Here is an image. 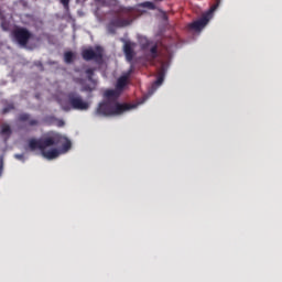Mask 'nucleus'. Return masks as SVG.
Wrapping results in <instances>:
<instances>
[{
  "instance_id": "obj_1",
  "label": "nucleus",
  "mask_w": 282,
  "mask_h": 282,
  "mask_svg": "<svg viewBox=\"0 0 282 282\" xmlns=\"http://www.w3.org/2000/svg\"><path fill=\"white\" fill-rule=\"evenodd\" d=\"M28 147L30 151H41L46 160H56L61 153H67L72 149V141L59 133L50 132L41 139H30Z\"/></svg>"
},
{
  "instance_id": "obj_2",
  "label": "nucleus",
  "mask_w": 282,
  "mask_h": 282,
  "mask_svg": "<svg viewBox=\"0 0 282 282\" xmlns=\"http://www.w3.org/2000/svg\"><path fill=\"white\" fill-rule=\"evenodd\" d=\"M135 106L120 102H105L100 104L97 113L99 116H122L126 111H131Z\"/></svg>"
},
{
  "instance_id": "obj_3",
  "label": "nucleus",
  "mask_w": 282,
  "mask_h": 282,
  "mask_svg": "<svg viewBox=\"0 0 282 282\" xmlns=\"http://www.w3.org/2000/svg\"><path fill=\"white\" fill-rule=\"evenodd\" d=\"M131 73H127L122 75L118 80L115 89H108L104 93L106 100H116L120 98V95L124 89H127V85H129V78Z\"/></svg>"
},
{
  "instance_id": "obj_4",
  "label": "nucleus",
  "mask_w": 282,
  "mask_h": 282,
  "mask_svg": "<svg viewBox=\"0 0 282 282\" xmlns=\"http://www.w3.org/2000/svg\"><path fill=\"white\" fill-rule=\"evenodd\" d=\"M59 105L62 109H64V111H69L70 109H80V110L89 109V104L83 100L80 96H77L74 94L68 95V101L61 100Z\"/></svg>"
},
{
  "instance_id": "obj_5",
  "label": "nucleus",
  "mask_w": 282,
  "mask_h": 282,
  "mask_svg": "<svg viewBox=\"0 0 282 282\" xmlns=\"http://www.w3.org/2000/svg\"><path fill=\"white\" fill-rule=\"evenodd\" d=\"M131 17V8H124L121 7L117 12V18H115L110 25H113L115 28H124L131 23V20L126 19Z\"/></svg>"
},
{
  "instance_id": "obj_6",
  "label": "nucleus",
  "mask_w": 282,
  "mask_h": 282,
  "mask_svg": "<svg viewBox=\"0 0 282 282\" xmlns=\"http://www.w3.org/2000/svg\"><path fill=\"white\" fill-rule=\"evenodd\" d=\"M13 39L17 41L21 47H25L28 42L32 39V33L28 29L17 28L13 32Z\"/></svg>"
},
{
  "instance_id": "obj_7",
  "label": "nucleus",
  "mask_w": 282,
  "mask_h": 282,
  "mask_svg": "<svg viewBox=\"0 0 282 282\" xmlns=\"http://www.w3.org/2000/svg\"><path fill=\"white\" fill-rule=\"evenodd\" d=\"M82 56L84 61H100L102 58V48L100 46L86 48L83 51Z\"/></svg>"
},
{
  "instance_id": "obj_8",
  "label": "nucleus",
  "mask_w": 282,
  "mask_h": 282,
  "mask_svg": "<svg viewBox=\"0 0 282 282\" xmlns=\"http://www.w3.org/2000/svg\"><path fill=\"white\" fill-rule=\"evenodd\" d=\"M207 24H208V18L204 17L203 19L189 24V28L191 30H195L196 32H199V30H203V28H206Z\"/></svg>"
},
{
  "instance_id": "obj_9",
  "label": "nucleus",
  "mask_w": 282,
  "mask_h": 282,
  "mask_svg": "<svg viewBox=\"0 0 282 282\" xmlns=\"http://www.w3.org/2000/svg\"><path fill=\"white\" fill-rule=\"evenodd\" d=\"M133 47H135V44H133V43L128 42L124 44L123 51L129 61H131V58H133Z\"/></svg>"
},
{
  "instance_id": "obj_10",
  "label": "nucleus",
  "mask_w": 282,
  "mask_h": 282,
  "mask_svg": "<svg viewBox=\"0 0 282 282\" xmlns=\"http://www.w3.org/2000/svg\"><path fill=\"white\" fill-rule=\"evenodd\" d=\"M12 133V129L8 124H2L1 127V135H4L6 138H10V134Z\"/></svg>"
},
{
  "instance_id": "obj_11",
  "label": "nucleus",
  "mask_w": 282,
  "mask_h": 282,
  "mask_svg": "<svg viewBox=\"0 0 282 282\" xmlns=\"http://www.w3.org/2000/svg\"><path fill=\"white\" fill-rule=\"evenodd\" d=\"M74 58H75V54L72 53V52H66V53L64 54V61H65V63H72V61H74Z\"/></svg>"
},
{
  "instance_id": "obj_12",
  "label": "nucleus",
  "mask_w": 282,
  "mask_h": 282,
  "mask_svg": "<svg viewBox=\"0 0 282 282\" xmlns=\"http://www.w3.org/2000/svg\"><path fill=\"white\" fill-rule=\"evenodd\" d=\"M91 89H96V82H93L90 87H84L83 88L84 91H91Z\"/></svg>"
},
{
  "instance_id": "obj_13",
  "label": "nucleus",
  "mask_w": 282,
  "mask_h": 282,
  "mask_svg": "<svg viewBox=\"0 0 282 282\" xmlns=\"http://www.w3.org/2000/svg\"><path fill=\"white\" fill-rule=\"evenodd\" d=\"M218 7H219V0H216V3L210 7V12H215Z\"/></svg>"
},
{
  "instance_id": "obj_14",
  "label": "nucleus",
  "mask_w": 282,
  "mask_h": 282,
  "mask_svg": "<svg viewBox=\"0 0 282 282\" xmlns=\"http://www.w3.org/2000/svg\"><path fill=\"white\" fill-rule=\"evenodd\" d=\"M151 54H152L153 58H155V56H158V46H154L151 48Z\"/></svg>"
},
{
  "instance_id": "obj_15",
  "label": "nucleus",
  "mask_w": 282,
  "mask_h": 282,
  "mask_svg": "<svg viewBox=\"0 0 282 282\" xmlns=\"http://www.w3.org/2000/svg\"><path fill=\"white\" fill-rule=\"evenodd\" d=\"M61 3L64 6V8H69V0H61Z\"/></svg>"
},
{
  "instance_id": "obj_16",
  "label": "nucleus",
  "mask_w": 282,
  "mask_h": 282,
  "mask_svg": "<svg viewBox=\"0 0 282 282\" xmlns=\"http://www.w3.org/2000/svg\"><path fill=\"white\" fill-rule=\"evenodd\" d=\"M86 74L90 77V76H91V74H94V69L88 68V69L86 70Z\"/></svg>"
},
{
  "instance_id": "obj_17",
  "label": "nucleus",
  "mask_w": 282,
  "mask_h": 282,
  "mask_svg": "<svg viewBox=\"0 0 282 282\" xmlns=\"http://www.w3.org/2000/svg\"><path fill=\"white\" fill-rule=\"evenodd\" d=\"M21 120H28V115L22 116Z\"/></svg>"
},
{
  "instance_id": "obj_18",
  "label": "nucleus",
  "mask_w": 282,
  "mask_h": 282,
  "mask_svg": "<svg viewBox=\"0 0 282 282\" xmlns=\"http://www.w3.org/2000/svg\"><path fill=\"white\" fill-rule=\"evenodd\" d=\"M162 83V77L156 80V84L160 85Z\"/></svg>"
},
{
  "instance_id": "obj_19",
  "label": "nucleus",
  "mask_w": 282,
  "mask_h": 282,
  "mask_svg": "<svg viewBox=\"0 0 282 282\" xmlns=\"http://www.w3.org/2000/svg\"><path fill=\"white\" fill-rule=\"evenodd\" d=\"M59 126L63 127V122Z\"/></svg>"
},
{
  "instance_id": "obj_20",
  "label": "nucleus",
  "mask_w": 282,
  "mask_h": 282,
  "mask_svg": "<svg viewBox=\"0 0 282 282\" xmlns=\"http://www.w3.org/2000/svg\"><path fill=\"white\" fill-rule=\"evenodd\" d=\"M96 1H102V0H96Z\"/></svg>"
}]
</instances>
